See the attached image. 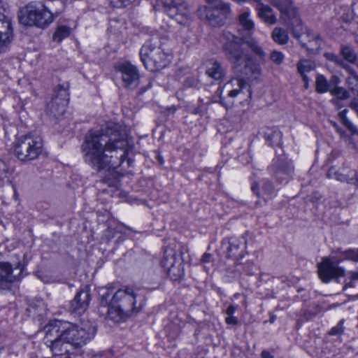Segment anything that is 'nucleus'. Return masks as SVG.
Masks as SVG:
<instances>
[{
    "label": "nucleus",
    "instance_id": "obj_1",
    "mask_svg": "<svg viewBox=\"0 0 358 358\" xmlns=\"http://www.w3.org/2000/svg\"><path fill=\"white\" fill-rule=\"evenodd\" d=\"M221 43L224 55L236 76V78L231 79L225 85L227 87L237 86L228 94L229 96L234 98L246 87L245 78L257 79L262 75L261 66L252 59L248 48L261 59L264 58L266 54L255 40L236 36L229 31H223Z\"/></svg>",
    "mask_w": 358,
    "mask_h": 358
},
{
    "label": "nucleus",
    "instance_id": "obj_2",
    "mask_svg": "<svg viewBox=\"0 0 358 358\" xmlns=\"http://www.w3.org/2000/svg\"><path fill=\"white\" fill-rule=\"evenodd\" d=\"M131 147L116 129L107 127L85 136L82 145L85 162L97 171L118 168Z\"/></svg>",
    "mask_w": 358,
    "mask_h": 358
},
{
    "label": "nucleus",
    "instance_id": "obj_3",
    "mask_svg": "<svg viewBox=\"0 0 358 358\" xmlns=\"http://www.w3.org/2000/svg\"><path fill=\"white\" fill-rule=\"evenodd\" d=\"M136 294L130 287L120 289L114 293L109 306L98 308L99 314L115 322L124 320L140 311L136 306Z\"/></svg>",
    "mask_w": 358,
    "mask_h": 358
},
{
    "label": "nucleus",
    "instance_id": "obj_4",
    "mask_svg": "<svg viewBox=\"0 0 358 358\" xmlns=\"http://www.w3.org/2000/svg\"><path fill=\"white\" fill-rule=\"evenodd\" d=\"M19 22L27 27L45 29L53 21V13L49 6L41 2H31L18 12Z\"/></svg>",
    "mask_w": 358,
    "mask_h": 358
},
{
    "label": "nucleus",
    "instance_id": "obj_5",
    "mask_svg": "<svg viewBox=\"0 0 358 358\" xmlns=\"http://www.w3.org/2000/svg\"><path fill=\"white\" fill-rule=\"evenodd\" d=\"M43 150V141L42 138L32 133L18 137L13 145L14 155L23 162H29L38 159Z\"/></svg>",
    "mask_w": 358,
    "mask_h": 358
},
{
    "label": "nucleus",
    "instance_id": "obj_6",
    "mask_svg": "<svg viewBox=\"0 0 358 358\" xmlns=\"http://www.w3.org/2000/svg\"><path fill=\"white\" fill-rule=\"evenodd\" d=\"M96 331L93 322L83 319L78 325L68 324V327L59 334L62 339L69 343L73 347L80 348L94 336Z\"/></svg>",
    "mask_w": 358,
    "mask_h": 358
},
{
    "label": "nucleus",
    "instance_id": "obj_7",
    "mask_svg": "<svg viewBox=\"0 0 358 358\" xmlns=\"http://www.w3.org/2000/svg\"><path fill=\"white\" fill-rule=\"evenodd\" d=\"M140 56L145 67L150 71H159L167 65V55L153 39L143 45Z\"/></svg>",
    "mask_w": 358,
    "mask_h": 358
},
{
    "label": "nucleus",
    "instance_id": "obj_8",
    "mask_svg": "<svg viewBox=\"0 0 358 358\" xmlns=\"http://www.w3.org/2000/svg\"><path fill=\"white\" fill-rule=\"evenodd\" d=\"M155 10H162L178 24L186 26L192 21V15L187 6L182 0H157L154 4Z\"/></svg>",
    "mask_w": 358,
    "mask_h": 358
},
{
    "label": "nucleus",
    "instance_id": "obj_9",
    "mask_svg": "<svg viewBox=\"0 0 358 358\" xmlns=\"http://www.w3.org/2000/svg\"><path fill=\"white\" fill-rule=\"evenodd\" d=\"M272 5L280 12V17L285 22L290 23L293 36L299 38L301 30V19L299 15L298 8L292 0H272Z\"/></svg>",
    "mask_w": 358,
    "mask_h": 358
},
{
    "label": "nucleus",
    "instance_id": "obj_10",
    "mask_svg": "<svg viewBox=\"0 0 358 358\" xmlns=\"http://www.w3.org/2000/svg\"><path fill=\"white\" fill-rule=\"evenodd\" d=\"M44 340L46 344L50 343L49 347L53 358H71L70 350L73 347L61 338L59 329L56 327L47 329Z\"/></svg>",
    "mask_w": 358,
    "mask_h": 358
},
{
    "label": "nucleus",
    "instance_id": "obj_11",
    "mask_svg": "<svg viewBox=\"0 0 358 358\" xmlns=\"http://www.w3.org/2000/svg\"><path fill=\"white\" fill-rule=\"evenodd\" d=\"M69 101V85H58L55 88L51 101L47 105V112L55 117L63 115Z\"/></svg>",
    "mask_w": 358,
    "mask_h": 358
},
{
    "label": "nucleus",
    "instance_id": "obj_12",
    "mask_svg": "<svg viewBox=\"0 0 358 358\" xmlns=\"http://www.w3.org/2000/svg\"><path fill=\"white\" fill-rule=\"evenodd\" d=\"M161 265L166 270L172 280H180L184 276L183 261L180 257L177 256L176 251L171 248L165 250Z\"/></svg>",
    "mask_w": 358,
    "mask_h": 358
},
{
    "label": "nucleus",
    "instance_id": "obj_13",
    "mask_svg": "<svg viewBox=\"0 0 358 358\" xmlns=\"http://www.w3.org/2000/svg\"><path fill=\"white\" fill-rule=\"evenodd\" d=\"M345 271L337 266L329 259L325 258L318 266V274L320 278L324 282H328L331 279L343 276Z\"/></svg>",
    "mask_w": 358,
    "mask_h": 358
},
{
    "label": "nucleus",
    "instance_id": "obj_14",
    "mask_svg": "<svg viewBox=\"0 0 358 358\" xmlns=\"http://www.w3.org/2000/svg\"><path fill=\"white\" fill-rule=\"evenodd\" d=\"M118 71L122 73L124 86L126 87L137 85L139 74L136 67L129 62L119 64Z\"/></svg>",
    "mask_w": 358,
    "mask_h": 358
},
{
    "label": "nucleus",
    "instance_id": "obj_15",
    "mask_svg": "<svg viewBox=\"0 0 358 358\" xmlns=\"http://www.w3.org/2000/svg\"><path fill=\"white\" fill-rule=\"evenodd\" d=\"M91 299V294L88 287L80 289L71 301V308L73 312L80 314L88 308Z\"/></svg>",
    "mask_w": 358,
    "mask_h": 358
},
{
    "label": "nucleus",
    "instance_id": "obj_16",
    "mask_svg": "<svg viewBox=\"0 0 358 358\" xmlns=\"http://www.w3.org/2000/svg\"><path fill=\"white\" fill-rule=\"evenodd\" d=\"M13 37V27L10 18L0 13V47L9 43Z\"/></svg>",
    "mask_w": 358,
    "mask_h": 358
},
{
    "label": "nucleus",
    "instance_id": "obj_17",
    "mask_svg": "<svg viewBox=\"0 0 358 358\" xmlns=\"http://www.w3.org/2000/svg\"><path fill=\"white\" fill-rule=\"evenodd\" d=\"M22 269L20 267L12 268L8 263H0V283L12 282L20 280Z\"/></svg>",
    "mask_w": 358,
    "mask_h": 358
},
{
    "label": "nucleus",
    "instance_id": "obj_18",
    "mask_svg": "<svg viewBox=\"0 0 358 358\" xmlns=\"http://www.w3.org/2000/svg\"><path fill=\"white\" fill-rule=\"evenodd\" d=\"M305 35L307 38L311 37L313 40L308 41V43H306L305 40L301 38L302 36L301 35L300 38L296 39L301 43V46L306 48L312 53H315L318 51L322 43V40L320 36L317 34L313 33L308 29L306 30Z\"/></svg>",
    "mask_w": 358,
    "mask_h": 358
},
{
    "label": "nucleus",
    "instance_id": "obj_19",
    "mask_svg": "<svg viewBox=\"0 0 358 358\" xmlns=\"http://www.w3.org/2000/svg\"><path fill=\"white\" fill-rule=\"evenodd\" d=\"M258 16L264 20L265 23L273 24L277 22V17L274 14L273 10L268 5L259 3L257 5Z\"/></svg>",
    "mask_w": 358,
    "mask_h": 358
},
{
    "label": "nucleus",
    "instance_id": "obj_20",
    "mask_svg": "<svg viewBox=\"0 0 358 358\" xmlns=\"http://www.w3.org/2000/svg\"><path fill=\"white\" fill-rule=\"evenodd\" d=\"M226 73V69L222 63L217 60L210 62V66L206 70V74L215 80H221Z\"/></svg>",
    "mask_w": 358,
    "mask_h": 358
},
{
    "label": "nucleus",
    "instance_id": "obj_21",
    "mask_svg": "<svg viewBox=\"0 0 358 358\" xmlns=\"http://www.w3.org/2000/svg\"><path fill=\"white\" fill-rule=\"evenodd\" d=\"M206 17L214 26H221L224 23V21L229 13H226L224 15L221 13L219 9L205 8Z\"/></svg>",
    "mask_w": 358,
    "mask_h": 358
},
{
    "label": "nucleus",
    "instance_id": "obj_22",
    "mask_svg": "<svg viewBox=\"0 0 358 358\" xmlns=\"http://www.w3.org/2000/svg\"><path fill=\"white\" fill-rule=\"evenodd\" d=\"M315 68V62L309 59H301L297 64L298 73L301 76L306 88L308 87V78L306 73L313 71Z\"/></svg>",
    "mask_w": 358,
    "mask_h": 358
},
{
    "label": "nucleus",
    "instance_id": "obj_23",
    "mask_svg": "<svg viewBox=\"0 0 358 358\" xmlns=\"http://www.w3.org/2000/svg\"><path fill=\"white\" fill-rule=\"evenodd\" d=\"M250 13L245 11L238 16V23L244 31H247L248 36L252 35V31L255 28V23L250 17Z\"/></svg>",
    "mask_w": 358,
    "mask_h": 358
},
{
    "label": "nucleus",
    "instance_id": "obj_24",
    "mask_svg": "<svg viewBox=\"0 0 358 358\" xmlns=\"http://www.w3.org/2000/svg\"><path fill=\"white\" fill-rule=\"evenodd\" d=\"M273 40L279 45H285L289 41L288 32L283 28L275 27L271 33Z\"/></svg>",
    "mask_w": 358,
    "mask_h": 358
},
{
    "label": "nucleus",
    "instance_id": "obj_25",
    "mask_svg": "<svg viewBox=\"0 0 358 358\" xmlns=\"http://www.w3.org/2000/svg\"><path fill=\"white\" fill-rule=\"evenodd\" d=\"M241 242L236 238H231L227 248V256L231 258L237 259L242 257V250L240 248Z\"/></svg>",
    "mask_w": 358,
    "mask_h": 358
},
{
    "label": "nucleus",
    "instance_id": "obj_26",
    "mask_svg": "<svg viewBox=\"0 0 358 358\" xmlns=\"http://www.w3.org/2000/svg\"><path fill=\"white\" fill-rule=\"evenodd\" d=\"M46 6H49V10L53 13V18L59 15L65 9V3L64 0H49Z\"/></svg>",
    "mask_w": 358,
    "mask_h": 358
},
{
    "label": "nucleus",
    "instance_id": "obj_27",
    "mask_svg": "<svg viewBox=\"0 0 358 358\" xmlns=\"http://www.w3.org/2000/svg\"><path fill=\"white\" fill-rule=\"evenodd\" d=\"M71 34V28L66 25L58 26L52 36L53 41L60 43L62 41L67 38Z\"/></svg>",
    "mask_w": 358,
    "mask_h": 358
},
{
    "label": "nucleus",
    "instance_id": "obj_28",
    "mask_svg": "<svg viewBox=\"0 0 358 358\" xmlns=\"http://www.w3.org/2000/svg\"><path fill=\"white\" fill-rule=\"evenodd\" d=\"M341 54L343 59L349 63L355 64L357 59L355 51L349 45H343L341 48Z\"/></svg>",
    "mask_w": 358,
    "mask_h": 358
},
{
    "label": "nucleus",
    "instance_id": "obj_29",
    "mask_svg": "<svg viewBox=\"0 0 358 358\" xmlns=\"http://www.w3.org/2000/svg\"><path fill=\"white\" fill-rule=\"evenodd\" d=\"M208 3V6L206 8H211L219 9L222 15L226 13H230L229 4L222 1V0H206Z\"/></svg>",
    "mask_w": 358,
    "mask_h": 358
},
{
    "label": "nucleus",
    "instance_id": "obj_30",
    "mask_svg": "<svg viewBox=\"0 0 358 358\" xmlns=\"http://www.w3.org/2000/svg\"><path fill=\"white\" fill-rule=\"evenodd\" d=\"M292 167L290 165L287 164L282 167L278 168L275 172V176L280 180H284L287 179V177L292 173Z\"/></svg>",
    "mask_w": 358,
    "mask_h": 358
},
{
    "label": "nucleus",
    "instance_id": "obj_31",
    "mask_svg": "<svg viewBox=\"0 0 358 358\" xmlns=\"http://www.w3.org/2000/svg\"><path fill=\"white\" fill-rule=\"evenodd\" d=\"M328 81L322 75H319L316 78V91L318 93H324L329 91Z\"/></svg>",
    "mask_w": 358,
    "mask_h": 358
},
{
    "label": "nucleus",
    "instance_id": "obj_32",
    "mask_svg": "<svg viewBox=\"0 0 358 358\" xmlns=\"http://www.w3.org/2000/svg\"><path fill=\"white\" fill-rule=\"evenodd\" d=\"M99 293L101 297L100 306L99 308H101L102 306H109V303H108V299L112 293L110 288L108 287H101L100 288Z\"/></svg>",
    "mask_w": 358,
    "mask_h": 358
},
{
    "label": "nucleus",
    "instance_id": "obj_33",
    "mask_svg": "<svg viewBox=\"0 0 358 358\" xmlns=\"http://www.w3.org/2000/svg\"><path fill=\"white\" fill-rule=\"evenodd\" d=\"M329 92L331 94V95L341 100H345L350 97L349 92L342 87L331 88L329 90Z\"/></svg>",
    "mask_w": 358,
    "mask_h": 358
},
{
    "label": "nucleus",
    "instance_id": "obj_34",
    "mask_svg": "<svg viewBox=\"0 0 358 358\" xmlns=\"http://www.w3.org/2000/svg\"><path fill=\"white\" fill-rule=\"evenodd\" d=\"M327 176L329 178H334L338 181H347V177L343 174L340 173L338 171L336 170L335 168L331 167L329 169Z\"/></svg>",
    "mask_w": 358,
    "mask_h": 358
},
{
    "label": "nucleus",
    "instance_id": "obj_35",
    "mask_svg": "<svg viewBox=\"0 0 358 358\" xmlns=\"http://www.w3.org/2000/svg\"><path fill=\"white\" fill-rule=\"evenodd\" d=\"M6 180H8V168L6 164L0 159V186H2Z\"/></svg>",
    "mask_w": 358,
    "mask_h": 358
},
{
    "label": "nucleus",
    "instance_id": "obj_36",
    "mask_svg": "<svg viewBox=\"0 0 358 358\" xmlns=\"http://www.w3.org/2000/svg\"><path fill=\"white\" fill-rule=\"evenodd\" d=\"M346 84L350 90H358V75L349 76L346 79Z\"/></svg>",
    "mask_w": 358,
    "mask_h": 358
},
{
    "label": "nucleus",
    "instance_id": "obj_37",
    "mask_svg": "<svg viewBox=\"0 0 358 358\" xmlns=\"http://www.w3.org/2000/svg\"><path fill=\"white\" fill-rule=\"evenodd\" d=\"M270 58L275 64H280L283 62L284 55L281 52L273 50L271 53Z\"/></svg>",
    "mask_w": 358,
    "mask_h": 358
},
{
    "label": "nucleus",
    "instance_id": "obj_38",
    "mask_svg": "<svg viewBox=\"0 0 358 358\" xmlns=\"http://www.w3.org/2000/svg\"><path fill=\"white\" fill-rule=\"evenodd\" d=\"M345 259L358 262V250L357 249H350L345 250L343 252Z\"/></svg>",
    "mask_w": 358,
    "mask_h": 358
},
{
    "label": "nucleus",
    "instance_id": "obj_39",
    "mask_svg": "<svg viewBox=\"0 0 358 358\" xmlns=\"http://www.w3.org/2000/svg\"><path fill=\"white\" fill-rule=\"evenodd\" d=\"M324 56L328 60L334 62L336 64L340 66H341V65H343V63L344 62L343 59H341L339 56L334 53L327 52L324 54Z\"/></svg>",
    "mask_w": 358,
    "mask_h": 358
},
{
    "label": "nucleus",
    "instance_id": "obj_40",
    "mask_svg": "<svg viewBox=\"0 0 358 358\" xmlns=\"http://www.w3.org/2000/svg\"><path fill=\"white\" fill-rule=\"evenodd\" d=\"M343 324V320H341L338 322V324L336 326L331 328V329L330 330V331L329 333V335H331V336L341 335L343 332V329H344Z\"/></svg>",
    "mask_w": 358,
    "mask_h": 358
},
{
    "label": "nucleus",
    "instance_id": "obj_41",
    "mask_svg": "<svg viewBox=\"0 0 358 358\" xmlns=\"http://www.w3.org/2000/svg\"><path fill=\"white\" fill-rule=\"evenodd\" d=\"M343 124L352 134L357 132L356 127L349 120H345Z\"/></svg>",
    "mask_w": 358,
    "mask_h": 358
},
{
    "label": "nucleus",
    "instance_id": "obj_42",
    "mask_svg": "<svg viewBox=\"0 0 358 358\" xmlns=\"http://www.w3.org/2000/svg\"><path fill=\"white\" fill-rule=\"evenodd\" d=\"M110 3L114 7L125 6L129 3V0H109Z\"/></svg>",
    "mask_w": 358,
    "mask_h": 358
},
{
    "label": "nucleus",
    "instance_id": "obj_43",
    "mask_svg": "<svg viewBox=\"0 0 358 358\" xmlns=\"http://www.w3.org/2000/svg\"><path fill=\"white\" fill-rule=\"evenodd\" d=\"M340 83V78L337 76H332L329 84V89L333 87H338V85Z\"/></svg>",
    "mask_w": 358,
    "mask_h": 358
},
{
    "label": "nucleus",
    "instance_id": "obj_44",
    "mask_svg": "<svg viewBox=\"0 0 358 358\" xmlns=\"http://www.w3.org/2000/svg\"><path fill=\"white\" fill-rule=\"evenodd\" d=\"M263 189L268 194H270L273 192V185L269 181H265L263 185Z\"/></svg>",
    "mask_w": 358,
    "mask_h": 358
},
{
    "label": "nucleus",
    "instance_id": "obj_45",
    "mask_svg": "<svg viewBox=\"0 0 358 358\" xmlns=\"http://www.w3.org/2000/svg\"><path fill=\"white\" fill-rule=\"evenodd\" d=\"M281 137H282L281 132L275 130L272 133V134L271 136L270 135L268 136V140L272 141L273 138H275L277 140H278V141H280L281 139ZM280 142H278L277 143L278 144Z\"/></svg>",
    "mask_w": 358,
    "mask_h": 358
},
{
    "label": "nucleus",
    "instance_id": "obj_46",
    "mask_svg": "<svg viewBox=\"0 0 358 358\" xmlns=\"http://www.w3.org/2000/svg\"><path fill=\"white\" fill-rule=\"evenodd\" d=\"M225 322L228 324L236 325L238 324V319L236 317L233 315L227 316L225 319Z\"/></svg>",
    "mask_w": 358,
    "mask_h": 358
},
{
    "label": "nucleus",
    "instance_id": "obj_47",
    "mask_svg": "<svg viewBox=\"0 0 358 358\" xmlns=\"http://www.w3.org/2000/svg\"><path fill=\"white\" fill-rule=\"evenodd\" d=\"M341 67L345 69L349 73L350 76L357 75L355 71L345 62L343 63Z\"/></svg>",
    "mask_w": 358,
    "mask_h": 358
},
{
    "label": "nucleus",
    "instance_id": "obj_48",
    "mask_svg": "<svg viewBox=\"0 0 358 358\" xmlns=\"http://www.w3.org/2000/svg\"><path fill=\"white\" fill-rule=\"evenodd\" d=\"M236 310V306L230 305L226 310V314L227 316L233 315Z\"/></svg>",
    "mask_w": 358,
    "mask_h": 358
},
{
    "label": "nucleus",
    "instance_id": "obj_49",
    "mask_svg": "<svg viewBox=\"0 0 358 358\" xmlns=\"http://www.w3.org/2000/svg\"><path fill=\"white\" fill-rule=\"evenodd\" d=\"M347 113H348V110L344 109L338 113V117L341 119L342 123L344 122L345 121V120H348L346 116Z\"/></svg>",
    "mask_w": 358,
    "mask_h": 358
},
{
    "label": "nucleus",
    "instance_id": "obj_50",
    "mask_svg": "<svg viewBox=\"0 0 358 358\" xmlns=\"http://www.w3.org/2000/svg\"><path fill=\"white\" fill-rule=\"evenodd\" d=\"M301 31H299V33H300V34H301V36H301V37H302L301 38H303V40H305L306 43H308V41H312V40H313V38H312L311 37L307 38V37L306 36V35H305L306 31H305V32H303V27H302V24H301Z\"/></svg>",
    "mask_w": 358,
    "mask_h": 358
},
{
    "label": "nucleus",
    "instance_id": "obj_51",
    "mask_svg": "<svg viewBox=\"0 0 358 358\" xmlns=\"http://www.w3.org/2000/svg\"><path fill=\"white\" fill-rule=\"evenodd\" d=\"M262 358H273V356L266 350H263L261 354Z\"/></svg>",
    "mask_w": 358,
    "mask_h": 358
},
{
    "label": "nucleus",
    "instance_id": "obj_52",
    "mask_svg": "<svg viewBox=\"0 0 358 358\" xmlns=\"http://www.w3.org/2000/svg\"><path fill=\"white\" fill-rule=\"evenodd\" d=\"M211 255L210 254L205 253L201 259L203 262H208L210 261Z\"/></svg>",
    "mask_w": 358,
    "mask_h": 358
},
{
    "label": "nucleus",
    "instance_id": "obj_53",
    "mask_svg": "<svg viewBox=\"0 0 358 358\" xmlns=\"http://www.w3.org/2000/svg\"><path fill=\"white\" fill-rule=\"evenodd\" d=\"M252 191L255 192V190H256V186H255V185H253V186L252 187Z\"/></svg>",
    "mask_w": 358,
    "mask_h": 358
},
{
    "label": "nucleus",
    "instance_id": "obj_54",
    "mask_svg": "<svg viewBox=\"0 0 358 358\" xmlns=\"http://www.w3.org/2000/svg\"><path fill=\"white\" fill-rule=\"evenodd\" d=\"M248 274L249 275H253L254 274V271H248Z\"/></svg>",
    "mask_w": 358,
    "mask_h": 358
},
{
    "label": "nucleus",
    "instance_id": "obj_55",
    "mask_svg": "<svg viewBox=\"0 0 358 358\" xmlns=\"http://www.w3.org/2000/svg\"><path fill=\"white\" fill-rule=\"evenodd\" d=\"M128 164L130 165V164L132 162L130 159H128L127 160Z\"/></svg>",
    "mask_w": 358,
    "mask_h": 358
},
{
    "label": "nucleus",
    "instance_id": "obj_56",
    "mask_svg": "<svg viewBox=\"0 0 358 358\" xmlns=\"http://www.w3.org/2000/svg\"><path fill=\"white\" fill-rule=\"evenodd\" d=\"M254 1H256V2H257L258 3H262V2H261V1H262V0H254Z\"/></svg>",
    "mask_w": 358,
    "mask_h": 358
},
{
    "label": "nucleus",
    "instance_id": "obj_57",
    "mask_svg": "<svg viewBox=\"0 0 358 358\" xmlns=\"http://www.w3.org/2000/svg\"><path fill=\"white\" fill-rule=\"evenodd\" d=\"M248 92H249V96L250 97L251 96V92L248 90Z\"/></svg>",
    "mask_w": 358,
    "mask_h": 358
},
{
    "label": "nucleus",
    "instance_id": "obj_58",
    "mask_svg": "<svg viewBox=\"0 0 358 358\" xmlns=\"http://www.w3.org/2000/svg\"><path fill=\"white\" fill-rule=\"evenodd\" d=\"M357 66H358V64H357Z\"/></svg>",
    "mask_w": 358,
    "mask_h": 358
}]
</instances>
